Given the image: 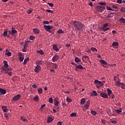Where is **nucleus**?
<instances>
[{
	"label": "nucleus",
	"mask_w": 125,
	"mask_h": 125,
	"mask_svg": "<svg viewBox=\"0 0 125 125\" xmlns=\"http://www.w3.org/2000/svg\"><path fill=\"white\" fill-rule=\"evenodd\" d=\"M73 24L74 25V26L78 30L82 31L83 29V27H84V25L80 22V21H74Z\"/></svg>",
	"instance_id": "f257e3e1"
},
{
	"label": "nucleus",
	"mask_w": 125,
	"mask_h": 125,
	"mask_svg": "<svg viewBox=\"0 0 125 125\" xmlns=\"http://www.w3.org/2000/svg\"><path fill=\"white\" fill-rule=\"evenodd\" d=\"M53 27L52 25H44L43 28L46 31H48V33H52V31L50 30L51 29H52V28Z\"/></svg>",
	"instance_id": "f03ea898"
},
{
	"label": "nucleus",
	"mask_w": 125,
	"mask_h": 125,
	"mask_svg": "<svg viewBox=\"0 0 125 125\" xmlns=\"http://www.w3.org/2000/svg\"><path fill=\"white\" fill-rule=\"evenodd\" d=\"M109 26V24L108 23H106L102 25V27L101 28L102 31L105 32L110 30L109 27L106 28Z\"/></svg>",
	"instance_id": "7ed1b4c3"
},
{
	"label": "nucleus",
	"mask_w": 125,
	"mask_h": 125,
	"mask_svg": "<svg viewBox=\"0 0 125 125\" xmlns=\"http://www.w3.org/2000/svg\"><path fill=\"white\" fill-rule=\"evenodd\" d=\"M100 96L104 99L108 98V94L106 92H101Z\"/></svg>",
	"instance_id": "20e7f679"
},
{
	"label": "nucleus",
	"mask_w": 125,
	"mask_h": 125,
	"mask_svg": "<svg viewBox=\"0 0 125 125\" xmlns=\"http://www.w3.org/2000/svg\"><path fill=\"white\" fill-rule=\"evenodd\" d=\"M42 70L41 66L40 65H37L35 68L34 71L36 73H39L40 71Z\"/></svg>",
	"instance_id": "39448f33"
},
{
	"label": "nucleus",
	"mask_w": 125,
	"mask_h": 125,
	"mask_svg": "<svg viewBox=\"0 0 125 125\" xmlns=\"http://www.w3.org/2000/svg\"><path fill=\"white\" fill-rule=\"evenodd\" d=\"M59 56L57 55H55L53 58L52 59V61L53 62H56L58 61L59 60Z\"/></svg>",
	"instance_id": "423d86ee"
},
{
	"label": "nucleus",
	"mask_w": 125,
	"mask_h": 125,
	"mask_svg": "<svg viewBox=\"0 0 125 125\" xmlns=\"http://www.w3.org/2000/svg\"><path fill=\"white\" fill-rule=\"evenodd\" d=\"M96 8H97V11H99V12H101L102 10L105 9V7L104 6H100L98 5L96 6Z\"/></svg>",
	"instance_id": "0eeeda50"
},
{
	"label": "nucleus",
	"mask_w": 125,
	"mask_h": 125,
	"mask_svg": "<svg viewBox=\"0 0 125 125\" xmlns=\"http://www.w3.org/2000/svg\"><path fill=\"white\" fill-rule=\"evenodd\" d=\"M21 98V95L18 94L17 95L14 96L13 98L14 101H17Z\"/></svg>",
	"instance_id": "6e6552de"
},
{
	"label": "nucleus",
	"mask_w": 125,
	"mask_h": 125,
	"mask_svg": "<svg viewBox=\"0 0 125 125\" xmlns=\"http://www.w3.org/2000/svg\"><path fill=\"white\" fill-rule=\"evenodd\" d=\"M94 83H95V84L99 85V86H102L103 85V83H102V82H101L100 81H99L98 80H95L94 81Z\"/></svg>",
	"instance_id": "1a4fd4ad"
},
{
	"label": "nucleus",
	"mask_w": 125,
	"mask_h": 125,
	"mask_svg": "<svg viewBox=\"0 0 125 125\" xmlns=\"http://www.w3.org/2000/svg\"><path fill=\"white\" fill-rule=\"evenodd\" d=\"M11 31H12V36H15L16 34H17L18 31L16 30V29H15V28L12 27L11 28Z\"/></svg>",
	"instance_id": "9d476101"
},
{
	"label": "nucleus",
	"mask_w": 125,
	"mask_h": 125,
	"mask_svg": "<svg viewBox=\"0 0 125 125\" xmlns=\"http://www.w3.org/2000/svg\"><path fill=\"white\" fill-rule=\"evenodd\" d=\"M100 62L101 63V64L102 65V66L103 67H104V66L103 65H107L108 64V62H106V61L104 60H101L100 61Z\"/></svg>",
	"instance_id": "9b49d317"
},
{
	"label": "nucleus",
	"mask_w": 125,
	"mask_h": 125,
	"mask_svg": "<svg viewBox=\"0 0 125 125\" xmlns=\"http://www.w3.org/2000/svg\"><path fill=\"white\" fill-rule=\"evenodd\" d=\"M90 104V101L88 100L87 104H85L83 106L85 107V109H88Z\"/></svg>",
	"instance_id": "f8f14e48"
},
{
	"label": "nucleus",
	"mask_w": 125,
	"mask_h": 125,
	"mask_svg": "<svg viewBox=\"0 0 125 125\" xmlns=\"http://www.w3.org/2000/svg\"><path fill=\"white\" fill-rule=\"evenodd\" d=\"M6 93V90L5 89L0 88V95H4Z\"/></svg>",
	"instance_id": "ddd939ff"
},
{
	"label": "nucleus",
	"mask_w": 125,
	"mask_h": 125,
	"mask_svg": "<svg viewBox=\"0 0 125 125\" xmlns=\"http://www.w3.org/2000/svg\"><path fill=\"white\" fill-rule=\"evenodd\" d=\"M78 69H80V70H82V69H83V67L81 64H79L78 65H77V66H76V68H75V70L78 71Z\"/></svg>",
	"instance_id": "4468645a"
},
{
	"label": "nucleus",
	"mask_w": 125,
	"mask_h": 125,
	"mask_svg": "<svg viewBox=\"0 0 125 125\" xmlns=\"http://www.w3.org/2000/svg\"><path fill=\"white\" fill-rule=\"evenodd\" d=\"M53 48L54 50L57 51V52H58V51H59V49L58 48V46L56 44L53 45Z\"/></svg>",
	"instance_id": "2eb2a0df"
},
{
	"label": "nucleus",
	"mask_w": 125,
	"mask_h": 125,
	"mask_svg": "<svg viewBox=\"0 0 125 125\" xmlns=\"http://www.w3.org/2000/svg\"><path fill=\"white\" fill-rule=\"evenodd\" d=\"M12 53L10 52L8 50H5V55H7L8 57L11 56Z\"/></svg>",
	"instance_id": "dca6fc26"
},
{
	"label": "nucleus",
	"mask_w": 125,
	"mask_h": 125,
	"mask_svg": "<svg viewBox=\"0 0 125 125\" xmlns=\"http://www.w3.org/2000/svg\"><path fill=\"white\" fill-rule=\"evenodd\" d=\"M54 105L55 106H58L59 104V101L57 100V99L55 98L54 99Z\"/></svg>",
	"instance_id": "f3484780"
},
{
	"label": "nucleus",
	"mask_w": 125,
	"mask_h": 125,
	"mask_svg": "<svg viewBox=\"0 0 125 125\" xmlns=\"http://www.w3.org/2000/svg\"><path fill=\"white\" fill-rule=\"evenodd\" d=\"M43 62V61L39 60L36 62V64L38 65H42Z\"/></svg>",
	"instance_id": "a211bd4d"
},
{
	"label": "nucleus",
	"mask_w": 125,
	"mask_h": 125,
	"mask_svg": "<svg viewBox=\"0 0 125 125\" xmlns=\"http://www.w3.org/2000/svg\"><path fill=\"white\" fill-rule=\"evenodd\" d=\"M33 32L36 34H39L40 33V30L38 28H34Z\"/></svg>",
	"instance_id": "6ab92c4d"
},
{
	"label": "nucleus",
	"mask_w": 125,
	"mask_h": 125,
	"mask_svg": "<svg viewBox=\"0 0 125 125\" xmlns=\"http://www.w3.org/2000/svg\"><path fill=\"white\" fill-rule=\"evenodd\" d=\"M53 121V119H52V118L49 117L47 118V124H50V123L52 122Z\"/></svg>",
	"instance_id": "aec40b11"
},
{
	"label": "nucleus",
	"mask_w": 125,
	"mask_h": 125,
	"mask_svg": "<svg viewBox=\"0 0 125 125\" xmlns=\"http://www.w3.org/2000/svg\"><path fill=\"white\" fill-rule=\"evenodd\" d=\"M119 45V43L118 42H112V46L118 47Z\"/></svg>",
	"instance_id": "412c9836"
},
{
	"label": "nucleus",
	"mask_w": 125,
	"mask_h": 125,
	"mask_svg": "<svg viewBox=\"0 0 125 125\" xmlns=\"http://www.w3.org/2000/svg\"><path fill=\"white\" fill-rule=\"evenodd\" d=\"M7 106H2V109L4 112H7Z\"/></svg>",
	"instance_id": "4be33fe9"
},
{
	"label": "nucleus",
	"mask_w": 125,
	"mask_h": 125,
	"mask_svg": "<svg viewBox=\"0 0 125 125\" xmlns=\"http://www.w3.org/2000/svg\"><path fill=\"white\" fill-rule=\"evenodd\" d=\"M107 93H108L109 96V97L111 96V95L112 93V90H111V89L110 88H107Z\"/></svg>",
	"instance_id": "5701e85b"
},
{
	"label": "nucleus",
	"mask_w": 125,
	"mask_h": 125,
	"mask_svg": "<svg viewBox=\"0 0 125 125\" xmlns=\"http://www.w3.org/2000/svg\"><path fill=\"white\" fill-rule=\"evenodd\" d=\"M8 34V30L7 29H5V31L3 32V37H5L6 36H7Z\"/></svg>",
	"instance_id": "b1692460"
},
{
	"label": "nucleus",
	"mask_w": 125,
	"mask_h": 125,
	"mask_svg": "<svg viewBox=\"0 0 125 125\" xmlns=\"http://www.w3.org/2000/svg\"><path fill=\"white\" fill-rule=\"evenodd\" d=\"M37 53L40 54L41 55L44 54V52L42 50L37 51Z\"/></svg>",
	"instance_id": "393cba45"
},
{
	"label": "nucleus",
	"mask_w": 125,
	"mask_h": 125,
	"mask_svg": "<svg viewBox=\"0 0 125 125\" xmlns=\"http://www.w3.org/2000/svg\"><path fill=\"white\" fill-rule=\"evenodd\" d=\"M97 95L98 94L97 91L95 90L93 91V93L91 95V96H97Z\"/></svg>",
	"instance_id": "a878e982"
},
{
	"label": "nucleus",
	"mask_w": 125,
	"mask_h": 125,
	"mask_svg": "<svg viewBox=\"0 0 125 125\" xmlns=\"http://www.w3.org/2000/svg\"><path fill=\"white\" fill-rule=\"evenodd\" d=\"M21 120L23 121V122H25L27 121V118L25 117V116H21Z\"/></svg>",
	"instance_id": "bb28decb"
},
{
	"label": "nucleus",
	"mask_w": 125,
	"mask_h": 125,
	"mask_svg": "<svg viewBox=\"0 0 125 125\" xmlns=\"http://www.w3.org/2000/svg\"><path fill=\"white\" fill-rule=\"evenodd\" d=\"M75 62L78 63L79 62H81V60L79 58L76 57V58H75Z\"/></svg>",
	"instance_id": "cd10ccee"
},
{
	"label": "nucleus",
	"mask_w": 125,
	"mask_h": 125,
	"mask_svg": "<svg viewBox=\"0 0 125 125\" xmlns=\"http://www.w3.org/2000/svg\"><path fill=\"white\" fill-rule=\"evenodd\" d=\"M85 100L84 98L81 99V104L82 105H83V104L85 103Z\"/></svg>",
	"instance_id": "c85d7f7f"
},
{
	"label": "nucleus",
	"mask_w": 125,
	"mask_h": 125,
	"mask_svg": "<svg viewBox=\"0 0 125 125\" xmlns=\"http://www.w3.org/2000/svg\"><path fill=\"white\" fill-rule=\"evenodd\" d=\"M52 66L54 69H58V65L56 63H52Z\"/></svg>",
	"instance_id": "c756f323"
},
{
	"label": "nucleus",
	"mask_w": 125,
	"mask_h": 125,
	"mask_svg": "<svg viewBox=\"0 0 125 125\" xmlns=\"http://www.w3.org/2000/svg\"><path fill=\"white\" fill-rule=\"evenodd\" d=\"M119 21H122L124 23H125V19H124V18H120Z\"/></svg>",
	"instance_id": "7c9ffc66"
},
{
	"label": "nucleus",
	"mask_w": 125,
	"mask_h": 125,
	"mask_svg": "<svg viewBox=\"0 0 125 125\" xmlns=\"http://www.w3.org/2000/svg\"><path fill=\"white\" fill-rule=\"evenodd\" d=\"M42 90H43V89L42 88H39L38 90V92L39 94H42Z\"/></svg>",
	"instance_id": "2f4dec72"
},
{
	"label": "nucleus",
	"mask_w": 125,
	"mask_h": 125,
	"mask_svg": "<svg viewBox=\"0 0 125 125\" xmlns=\"http://www.w3.org/2000/svg\"><path fill=\"white\" fill-rule=\"evenodd\" d=\"M122 108H119L118 110H116V112L117 114H120V113H122Z\"/></svg>",
	"instance_id": "473e14b6"
},
{
	"label": "nucleus",
	"mask_w": 125,
	"mask_h": 125,
	"mask_svg": "<svg viewBox=\"0 0 125 125\" xmlns=\"http://www.w3.org/2000/svg\"><path fill=\"white\" fill-rule=\"evenodd\" d=\"M70 116L71 117H76L77 116V113L76 112H72L71 114H70Z\"/></svg>",
	"instance_id": "72a5a7b5"
},
{
	"label": "nucleus",
	"mask_w": 125,
	"mask_h": 125,
	"mask_svg": "<svg viewBox=\"0 0 125 125\" xmlns=\"http://www.w3.org/2000/svg\"><path fill=\"white\" fill-rule=\"evenodd\" d=\"M39 96L36 95L34 98H33V101H39Z\"/></svg>",
	"instance_id": "f704fd0d"
},
{
	"label": "nucleus",
	"mask_w": 125,
	"mask_h": 125,
	"mask_svg": "<svg viewBox=\"0 0 125 125\" xmlns=\"http://www.w3.org/2000/svg\"><path fill=\"white\" fill-rule=\"evenodd\" d=\"M57 33L58 34H63L64 31L62 30V29H59L58 31H57Z\"/></svg>",
	"instance_id": "c9c22d12"
},
{
	"label": "nucleus",
	"mask_w": 125,
	"mask_h": 125,
	"mask_svg": "<svg viewBox=\"0 0 125 125\" xmlns=\"http://www.w3.org/2000/svg\"><path fill=\"white\" fill-rule=\"evenodd\" d=\"M112 14V13H110L109 14H108L107 17L108 18L113 17L114 15H111Z\"/></svg>",
	"instance_id": "e433bc0d"
},
{
	"label": "nucleus",
	"mask_w": 125,
	"mask_h": 125,
	"mask_svg": "<svg viewBox=\"0 0 125 125\" xmlns=\"http://www.w3.org/2000/svg\"><path fill=\"white\" fill-rule=\"evenodd\" d=\"M99 4L101 5V6H104V5H106V3H104V2H101V1H100L99 2Z\"/></svg>",
	"instance_id": "4c0bfd02"
},
{
	"label": "nucleus",
	"mask_w": 125,
	"mask_h": 125,
	"mask_svg": "<svg viewBox=\"0 0 125 125\" xmlns=\"http://www.w3.org/2000/svg\"><path fill=\"white\" fill-rule=\"evenodd\" d=\"M28 42H29V41H26L24 43V47H26L27 48V47L28 46Z\"/></svg>",
	"instance_id": "58836bf2"
},
{
	"label": "nucleus",
	"mask_w": 125,
	"mask_h": 125,
	"mask_svg": "<svg viewBox=\"0 0 125 125\" xmlns=\"http://www.w3.org/2000/svg\"><path fill=\"white\" fill-rule=\"evenodd\" d=\"M43 24L44 25H48V24H49V21H43Z\"/></svg>",
	"instance_id": "ea45409f"
},
{
	"label": "nucleus",
	"mask_w": 125,
	"mask_h": 125,
	"mask_svg": "<svg viewBox=\"0 0 125 125\" xmlns=\"http://www.w3.org/2000/svg\"><path fill=\"white\" fill-rule=\"evenodd\" d=\"M91 112L93 116H96V115H97V112L94 110H91Z\"/></svg>",
	"instance_id": "a19ab883"
},
{
	"label": "nucleus",
	"mask_w": 125,
	"mask_h": 125,
	"mask_svg": "<svg viewBox=\"0 0 125 125\" xmlns=\"http://www.w3.org/2000/svg\"><path fill=\"white\" fill-rule=\"evenodd\" d=\"M91 50L92 51H96V52H97V49L96 48H95V47H92V48H91Z\"/></svg>",
	"instance_id": "79ce46f5"
},
{
	"label": "nucleus",
	"mask_w": 125,
	"mask_h": 125,
	"mask_svg": "<svg viewBox=\"0 0 125 125\" xmlns=\"http://www.w3.org/2000/svg\"><path fill=\"white\" fill-rule=\"evenodd\" d=\"M7 32H8V35L7 36V37L9 38V35H12V30H7Z\"/></svg>",
	"instance_id": "37998d69"
},
{
	"label": "nucleus",
	"mask_w": 125,
	"mask_h": 125,
	"mask_svg": "<svg viewBox=\"0 0 125 125\" xmlns=\"http://www.w3.org/2000/svg\"><path fill=\"white\" fill-rule=\"evenodd\" d=\"M66 101H67V103H71V102H72V100H71L70 98H66Z\"/></svg>",
	"instance_id": "c03bdc74"
},
{
	"label": "nucleus",
	"mask_w": 125,
	"mask_h": 125,
	"mask_svg": "<svg viewBox=\"0 0 125 125\" xmlns=\"http://www.w3.org/2000/svg\"><path fill=\"white\" fill-rule=\"evenodd\" d=\"M122 85V83H121V82H117V83H116V85L117 86H120L121 85Z\"/></svg>",
	"instance_id": "a18cd8bd"
},
{
	"label": "nucleus",
	"mask_w": 125,
	"mask_h": 125,
	"mask_svg": "<svg viewBox=\"0 0 125 125\" xmlns=\"http://www.w3.org/2000/svg\"><path fill=\"white\" fill-rule=\"evenodd\" d=\"M49 102L51 104H52V103H53L52 98H51V97L49 98Z\"/></svg>",
	"instance_id": "49530a36"
},
{
	"label": "nucleus",
	"mask_w": 125,
	"mask_h": 125,
	"mask_svg": "<svg viewBox=\"0 0 125 125\" xmlns=\"http://www.w3.org/2000/svg\"><path fill=\"white\" fill-rule=\"evenodd\" d=\"M121 87L123 89H125V85L124 83H121Z\"/></svg>",
	"instance_id": "de8ad7c7"
},
{
	"label": "nucleus",
	"mask_w": 125,
	"mask_h": 125,
	"mask_svg": "<svg viewBox=\"0 0 125 125\" xmlns=\"http://www.w3.org/2000/svg\"><path fill=\"white\" fill-rule=\"evenodd\" d=\"M32 11H33L32 9H29L27 11V14H31Z\"/></svg>",
	"instance_id": "09e8293b"
},
{
	"label": "nucleus",
	"mask_w": 125,
	"mask_h": 125,
	"mask_svg": "<svg viewBox=\"0 0 125 125\" xmlns=\"http://www.w3.org/2000/svg\"><path fill=\"white\" fill-rule=\"evenodd\" d=\"M46 11L47 12H49V13H53V12H54V11H52V10H51V9H47Z\"/></svg>",
	"instance_id": "8fccbe9b"
},
{
	"label": "nucleus",
	"mask_w": 125,
	"mask_h": 125,
	"mask_svg": "<svg viewBox=\"0 0 125 125\" xmlns=\"http://www.w3.org/2000/svg\"><path fill=\"white\" fill-rule=\"evenodd\" d=\"M47 4L50 6V7H53L54 4L52 3H49V2H48L47 3Z\"/></svg>",
	"instance_id": "3c124183"
},
{
	"label": "nucleus",
	"mask_w": 125,
	"mask_h": 125,
	"mask_svg": "<svg viewBox=\"0 0 125 125\" xmlns=\"http://www.w3.org/2000/svg\"><path fill=\"white\" fill-rule=\"evenodd\" d=\"M24 59V58H23L22 57H19L20 61L21 62H22L23 61Z\"/></svg>",
	"instance_id": "603ef678"
},
{
	"label": "nucleus",
	"mask_w": 125,
	"mask_h": 125,
	"mask_svg": "<svg viewBox=\"0 0 125 125\" xmlns=\"http://www.w3.org/2000/svg\"><path fill=\"white\" fill-rule=\"evenodd\" d=\"M27 50V48L23 47V48L22 49V52H26Z\"/></svg>",
	"instance_id": "864d4df0"
},
{
	"label": "nucleus",
	"mask_w": 125,
	"mask_h": 125,
	"mask_svg": "<svg viewBox=\"0 0 125 125\" xmlns=\"http://www.w3.org/2000/svg\"><path fill=\"white\" fill-rule=\"evenodd\" d=\"M34 39H35V37H34L33 36H30L29 37V39L31 41H33V40H34Z\"/></svg>",
	"instance_id": "5fc2aeb1"
},
{
	"label": "nucleus",
	"mask_w": 125,
	"mask_h": 125,
	"mask_svg": "<svg viewBox=\"0 0 125 125\" xmlns=\"http://www.w3.org/2000/svg\"><path fill=\"white\" fill-rule=\"evenodd\" d=\"M110 97H111L112 99H114L115 95L113 94V93L110 94V96H109Z\"/></svg>",
	"instance_id": "6e6d98bb"
},
{
	"label": "nucleus",
	"mask_w": 125,
	"mask_h": 125,
	"mask_svg": "<svg viewBox=\"0 0 125 125\" xmlns=\"http://www.w3.org/2000/svg\"><path fill=\"white\" fill-rule=\"evenodd\" d=\"M111 122L112 123V124H114V125L117 124V122L115 120H112L111 121Z\"/></svg>",
	"instance_id": "4d7b16f0"
},
{
	"label": "nucleus",
	"mask_w": 125,
	"mask_h": 125,
	"mask_svg": "<svg viewBox=\"0 0 125 125\" xmlns=\"http://www.w3.org/2000/svg\"><path fill=\"white\" fill-rule=\"evenodd\" d=\"M6 74H8L9 75V76H11V75L12 74V72H5Z\"/></svg>",
	"instance_id": "13d9d810"
},
{
	"label": "nucleus",
	"mask_w": 125,
	"mask_h": 125,
	"mask_svg": "<svg viewBox=\"0 0 125 125\" xmlns=\"http://www.w3.org/2000/svg\"><path fill=\"white\" fill-rule=\"evenodd\" d=\"M45 106H46V104H42L40 109H42L44 107H45Z\"/></svg>",
	"instance_id": "bf43d9fd"
},
{
	"label": "nucleus",
	"mask_w": 125,
	"mask_h": 125,
	"mask_svg": "<svg viewBox=\"0 0 125 125\" xmlns=\"http://www.w3.org/2000/svg\"><path fill=\"white\" fill-rule=\"evenodd\" d=\"M117 3H119V4L122 3V0H117Z\"/></svg>",
	"instance_id": "052dcab7"
},
{
	"label": "nucleus",
	"mask_w": 125,
	"mask_h": 125,
	"mask_svg": "<svg viewBox=\"0 0 125 125\" xmlns=\"http://www.w3.org/2000/svg\"><path fill=\"white\" fill-rule=\"evenodd\" d=\"M121 11L123 12H125V7H123L121 9Z\"/></svg>",
	"instance_id": "680f3d73"
},
{
	"label": "nucleus",
	"mask_w": 125,
	"mask_h": 125,
	"mask_svg": "<svg viewBox=\"0 0 125 125\" xmlns=\"http://www.w3.org/2000/svg\"><path fill=\"white\" fill-rule=\"evenodd\" d=\"M4 66L5 67V68H8L9 65H8V64H7V63L4 64Z\"/></svg>",
	"instance_id": "e2e57ef3"
},
{
	"label": "nucleus",
	"mask_w": 125,
	"mask_h": 125,
	"mask_svg": "<svg viewBox=\"0 0 125 125\" xmlns=\"http://www.w3.org/2000/svg\"><path fill=\"white\" fill-rule=\"evenodd\" d=\"M32 88H33V89H36V88H37V86L36 85V84H33V85H32Z\"/></svg>",
	"instance_id": "0e129e2a"
},
{
	"label": "nucleus",
	"mask_w": 125,
	"mask_h": 125,
	"mask_svg": "<svg viewBox=\"0 0 125 125\" xmlns=\"http://www.w3.org/2000/svg\"><path fill=\"white\" fill-rule=\"evenodd\" d=\"M4 117H5V118H9V115L7 114V113H5L4 114Z\"/></svg>",
	"instance_id": "69168bd1"
},
{
	"label": "nucleus",
	"mask_w": 125,
	"mask_h": 125,
	"mask_svg": "<svg viewBox=\"0 0 125 125\" xmlns=\"http://www.w3.org/2000/svg\"><path fill=\"white\" fill-rule=\"evenodd\" d=\"M102 124H103L104 125H105L106 124L105 120L104 119H102Z\"/></svg>",
	"instance_id": "338daca9"
},
{
	"label": "nucleus",
	"mask_w": 125,
	"mask_h": 125,
	"mask_svg": "<svg viewBox=\"0 0 125 125\" xmlns=\"http://www.w3.org/2000/svg\"><path fill=\"white\" fill-rule=\"evenodd\" d=\"M106 9L109 11L112 10V9L110 7H106Z\"/></svg>",
	"instance_id": "774afa93"
}]
</instances>
